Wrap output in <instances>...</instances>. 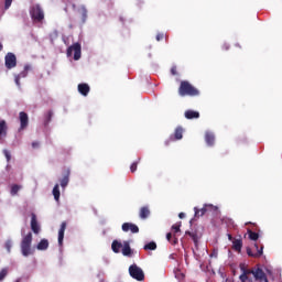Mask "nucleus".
<instances>
[{"instance_id":"f257e3e1","label":"nucleus","mask_w":282,"mask_h":282,"mask_svg":"<svg viewBox=\"0 0 282 282\" xmlns=\"http://www.w3.org/2000/svg\"><path fill=\"white\" fill-rule=\"evenodd\" d=\"M242 274L239 276L241 282L250 281L252 282V278L250 274L256 279L258 282H268V276L262 269H246V267H240Z\"/></svg>"},{"instance_id":"f03ea898","label":"nucleus","mask_w":282,"mask_h":282,"mask_svg":"<svg viewBox=\"0 0 282 282\" xmlns=\"http://www.w3.org/2000/svg\"><path fill=\"white\" fill-rule=\"evenodd\" d=\"M178 96H199V89L195 88V86H192L187 80L181 82V85L178 87Z\"/></svg>"},{"instance_id":"7ed1b4c3","label":"nucleus","mask_w":282,"mask_h":282,"mask_svg":"<svg viewBox=\"0 0 282 282\" xmlns=\"http://www.w3.org/2000/svg\"><path fill=\"white\" fill-rule=\"evenodd\" d=\"M20 248L23 257H30L32 254V232H29L22 238Z\"/></svg>"},{"instance_id":"20e7f679","label":"nucleus","mask_w":282,"mask_h":282,"mask_svg":"<svg viewBox=\"0 0 282 282\" xmlns=\"http://www.w3.org/2000/svg\"><path fill=\"white\" fill-rule=\"evenodd\" d=\"M30 14L33 21H36L37 23H41L43 19H45V13L43 12V9L41 8V4H34L30 9Z\"/></svg>"},{"instance_id":"39448f33","label":"nucleus","mask_w":282,"mask_h":282,"mask_svg":"<svg viewBox=\"0 0 282 282\" xmlns=\"http://www.w3.org/2000/svg\"><path fill=\"white\" fill-rule=\"evenodd\" d=\"M129 274L135 281H143L144 280V271L138 264H131L129 267Z\"/></svg>"},{"instance_id":"423d86ee","label":"nucleus","mask_w":282,"mask_h":282,"mask_svg":"<svg viewBox=\"0 0 282 282\" xmlns=\"http://www.w3.org/2000/svg\"><path fill=\"white\" fill-rule=\"evenodd\" d=\"M67 56H72L74 54V61H80L82 56V46L80 43H74L66 51Z\"/></svg>"},{"instance_id":"0eeeda50","label":"nucleus","mask_w":282,"mask_h":282,"mask_svg":"<svg viewBox=\"0 0 282 282\" xmlns=\"http://www.w3.org/2000/svg\"><path fill=\"white\" fill-rule=\"evenodd\" d=\"M4 65L8 69H14V67H17V55H14V53H7L4 56Z\"/></svg>"},{"instance_id":"6e6552de","label":"nucleus","mask_w":282,"mask_h":282,"mask_svg":"<svg viewBox=\"0 0 282 282\" xmlns=\"http://www.w3.org/2000/svg\"><path fill=\"white\" fill-rule=\"evenodd\" d=\"M19 120H20L19 131H25V129H28V126L30 124V117L26 115L25 111H21L19 113Z\"/></svg>"},{"instance_id":"1a4fd4ad","label":"nucleus","mask_w":282,"mask_h":282,"mask_svg":"<svg viewBox=\"0 0 282 282\" xmlns=\"http://www.w3.org/2000/svg\"><path fill=\"white\" fill-rule=\"evenodd\" d=\"M32 69V66H30L29 64L24 65V69L18 74L14 75V82L17 87H21V78H26L28 77V73Z\"/></svg>"},{"instance_id":"9d476101","label":"nucleus","mask_w":282,"mask_h":282,"mask_svg":"<svg viewBox=\"0 0 282 282\" xmlns=\"http://www.w3.org/2000/svg\"><path fill=\"white\" fill-rule=\"evenodd\" d=\"M121 230L123 232H132V235H138V232H140V228L133 223H123Z\"/></svg>"},{"instance_id":"9b49d317","label":"nucleus","mask_w":282,"mask_h":282,"mask_svg":"<svg viewBox=\"0 0 282 282\" xmlns=\"http://www.w3.org/2000/svg\"><path fill=\"white\" fill-rule=\"evenodd\" d=\"M184 138V129L182 127H177L174 131V134L170 137V140L165 142L166 147H169L170 142H175V140H182Z\"/></svg>"},{"instance_id":"f8f14e48","label":"nucleus","mask_w":282,"mask_h":282,"mask_svg":"<svg viewBox=\"0 0 282 282\" xmlns=\"http://www.w3.org/2000/svg\"><path fill=\"white\" fill-rule=\"evenodd\" d=\"M8 138V122L3 119L0 120V144Z\"/></svg>"},{"instance_id":"ddd939ff","label":"nucleus","mask_w":282,"mask_h":282,"mask_svg":"<svg viewBox=\"0 0 282 282\" xmlns=\"http://www.w3.org/2000/svg\"><path fill=\"white\" fill-rule=\"evenodd\" d=\"M254 248H256L257 252H252V249L250 247H248L247 254H248V257H253L254 259H259V257H261L263 254V246H261L259 249V245L256 243Z\"/></svg>"},{"instance_id":"4468645a","label":"nucleus","mask_w":282,"mask_h":282,"mask_svg":"<svg viewBox=\"0 0 282 282\" xmlns=\"http://www.w3.org/2000/svg\"><path fill=\"white\" fill-rule=\"evenodd\" d=\"M31 230L34 235L41 232V226H39V221L36 220V214H31Z\"/></svg>"},{"instance_id":"2eb2a0df","label":"nucleus","mask_w":282,"mask_h":282,"mask_svg":"<svg viewBox=\"0 0 282 282\" xmlns=\"http://www.w3.org/2000/svg\"><path fill=\"white\" fill-rule=\"evenodd\" d=\"M65 230H67V223L63 221L58 230V245L63 246V239H65Z\"/></svg>"},{"instance_id":"dca6fc26","label":"nucleus","mask_w":282,"mask_h":282,"mask_svg":"<svg viewBox=\"0 0 282 282\" xmlns=\"http://www.w3.org/2000/svg\"><path fill=\"white\" fill-rule=\"evenodd\" d=\"M205 142L208 147H215V133L210 131L205 132Z\"/></svg>"},{"instance_id":"f3484780","label":"nucleus","mask_w":282,"mask_h":282,"mask_svg":"<svg viewBox=\"0 0 282 282\" xmlns=\"http://www.w3.org/2000/svg\"><path fill=\"white\" fill-rule=\"evenodd\" d=\"M121 252L123 257H131L133 254V250H131V246L129 245V241H123V247Z\"/></svg>"},{"instance_id":"a211bd4d","label":"nucleus","mask_w":282,"mask_h":282,"mask_svg":"<svg viewBox=\"0 0 282 282\" xmlns=\"http://www.w3.org/2000/svg\"><path fill=\"white\" fill-rule=\"evenodd\" d=\"M241 248H243V240L241 238H236L232 240V250L236 252H241Z\"/></svg>"},{"instance_id":"6ab92c4d","label":"nucleus","mask_w":282,"mask_h":282,"mask_svg":"<svg viewBox=\"0 0 282 282\" xmlns=\"http://www.w3.org/2000/svg\"><path fill=\"white\" fill-rule=\"evenodd\" d=\"M77 89L82 96H89L90 88L87 84H79Z\"/></svg>"},{"instance_id":"aec40b11","label":"nucleus","mask_w":282,"mask_h":282,"mask_svg":"<svg viewBox=\"0 0 282 282\" xmlns=\"http://www.w3.org/2000/svg\"><path fill=\"white\" fill-rule=\"evenodd\" d=\"M150 215H151V209H149V207L143 206L140 208V212H139L140 219H148Z\"/></svg>"},{"instance_id":"412c9836","label":"nucleus","mask_w":282,"mask_h":282,"mask_svg":"<svg viewBox=\"0 0 282 282\" xmlns=\"http://www.w3.org/2000/svg\"><path fill=\"white\" fill-rule=\"evenodd\" d=\"M194 217L196 218V219H199V217H204V215L206 214V213H208L207 212V209H206V207L204 206L203 208H197V207H194Z\"/></svg>"},{"instance_id":"4be33fe9","label":"nucleus","mask_w":282,"mask_h":282,"mask_svg":"<svg viewBox=\"0 0 282 282\" xmlns=\"http://www.w3.org/2000/svg\"><path fill=\"white\" fill-rule=\"evenodd\" d=\"M185 118L187 120L197 119V118H199V112H197L195 110H187V111H185Z\"/></svg>"},{"instance_id":"5701e85b","label":"nucleus","mask_w":282,"mask_h":282,"mask_svg":"<svg viewBox=\"0 0 282 282\" xmlns=\"http://www.w3.org/2000/svg\"><path fill=\"white\" fill-rule=\"evenodd\" d=\"M69 175H70L69 170H66L63 178L61 180L62 188H65L67 186V184H69Z\"/></svg>"},{"instance_id":"b1692460","label":"nucleus","mask_w":282,"mask_h":282,"mask_svg":"<svg viewBox=\"0 0 282 282\" xmlns=\"http://www.w3.org/2000/svg\"><path fill=\"white\" fill-rule=\"evenodd\" d=\"M37 250H47L50 248V241L47 239H42L39 243H37Z\"/></svg>"},{"instance_id":"393cba45","label":"nucleus","mask_w":282,"mask_h":282,"mask_svg":"<svg viewBox=\"0 0 282 282\" xmlns=\"http://www.w3.org/2000/svg\"><path fill=\"white\" fill-rule=\"evenodd\" d=\"M120 248H122V242H119L118 240H113L111 243L112 252L118 254V252H120Z\"/></svg>"},{"instance_id":"a878e982","label":"nucleus","mask_w":282,"mask_h":282,"mask_svg":"<svg viewBox=\"0 0 282 282\" xmlns=\"http://www.w3.org/2000/svg\"><path fill=\"white\" fill-rule=\"evenodd\" d=\"M59 185L55 184V186L53 187V197L55 199V202H58V199H61V189H59Z\"/></svg>"},{"instance_id":"bb28decb","label":"nucleus","mask_w":282,"mask_h":282,"mask_svg":"<svg viewBox=\"0 0 282 282\" xmlns=\"http://www.w3.org/2000/svg\"><path fill=\"white\" fill-rule=\"evenodd\" d=\"M166 239L172 246H177L178 243L177 237L175 235L173 236L171 232L166 234Z\"/></svg>"},{"instance_id":"cd10ccee","label":"nucleus","mask_w":282,"mask_h":282,"mask_svg":"<svg viewBox=\"0 0 282 282\" xmlns=\"http://www.w3.org/2000/svg\"><path fill=\"white\" fill-rule=\"evenodd\" d=\"M54 116V112L52 110H48L45 119H44V124L45 127H47L50 124V122H52V117Z\"/></svg>"},{"instance_id":"c85d7f7f","label":"nucleus","mask_w":282,"mask_h":282,"mask_svg":"<svg viewBox=\"0 0 282 282\" xmlns=\"http://www.w3.org/2000/svg\"><path fill=\"white\" fill-rule=\"evenodd\" d=\"M143 250H158V243H155V241H151L144 245Z\"/></svg>"},{"instance_id":"c756f323","label":"nucleus","mask_w":282,"mask_h":282,"mask_svg":"<svg viewBox=\"0 0 282 282\" xmlns=\"http://www.w3.org/2000/svg\"><path fill=\"white\" fill-rule=\"evenodd\" d=\"M248 235L251 241H257L259 239V234L252 231V229H248Z\"/></svg>"},{"instance_id":"7c9ffc66","label":"nucleus","mask_w":282,"mask_h":282,"mask_svg":"<svg viewBox=\"0 0 282 282\" xmlns=\"http://www.w3.org/2000/svg\"><path fill=\"white\" fill-rule=\"evenodd\" d=\"M204 206H205L207 213H216V210H217V206H215L213 204H205Z\"/></svg>"},{"instance_id":"2f4dec72","label":"nucleus","mask_w":282,"mask_h":282,"mask_svg":"<svg viewBox=\"0 0 282 282\" xmlns=\"http://www.w3.org/2000/svg\"><path fill=\"white\" fill-rule=\"evenodd\" d=\"M19 191H21V186L14 184L11 186V195H17V193H19Z\"/></svg>"},{"instance_id":"473e14b6","label":"nucleus","mask_w":282,"mask_h":282,"mask_svg":"<svg viewBox=\"0 0 282 282\" xmlns=\"http://www.w3.org/2000/svg\"><path fill=\"white\" fill-rule=\"evenodd\" d=\"M140 162V159L135 162H133L131 165H130V171L131 173H135V171H138V164Z\"/></svg>"},{"instance_id":"72a5a7b5","label":"nucleus","mask_w":282,"mask_h":282,"mask_svg":"<svg viewBox=\"0 0 282 282\" xmlns=\"http://www.w3.org/2000/svg\"><path fill=\"white\" fill-rule=\"evenodd\" d=\"M185 235H188L191 239H193L194 243H197V234L192 232V231H186Z\"/></svg>"},{"instance_id":"f704fd0d","label":"nucleus","mask_w":282,"mask_h":282,"mask_svg":"<svg viewBox=\"0 0 282 282\" xmlns=\"http://www.w3.org/2000/svg\"><path fill=\"white\" fill-rule=\"evenodd\" d=\"M180 228H182V223L175 224L172 226V230H174V235H177L180 232Z\"/></svg>"},{"instance_id":"c9c22d12","label":"nucleus","mask_w":282,"mask_h":282,"mask_svg":"<svg viewBox=\"0 0 282 282\" xmlns=\"http://www.w3.org/2000/svg\"><path fill=\"white\" fill-rule=\"evenodd\" d=\"M80 11L83 17V23H85V21H87V9L85 7H82Z\"/></svg>"},{"instance_id":"e433bc0d","label":"nucleus","mask_w":282,"mask_h":282,"mask_svg":"<svg viewBox=\"0 0 282 282\" xmlns=\"http://www.w3.org/2000/svg\"><path fill=\"white\" fill-rule=\"evenodd\" d=\"M4 248L7 249V252L12 251V240H7L4 243Z\"/></svg>"},{"instance_id":"4c0bfd02","label":"nucleus","mask_w":282,"mask_h":282,"mask_svg":"<svg viewBox=\"0 0 282 282\" xmlns=\"http://www.w3.org/2000/svg\"><path fill=\"white\" fill-rule=\"evenodd\" d=\"M6 276H8V269H2L0 271V281H3V279H6Z\"/></svg>"},{"instance_id":"58836bf2","label":"nucleus","mask_w":282,"mask_h":282,"mask_svg":"<svg viewBox=\"0 0 282 282\" xmlns=\"http://www.w3.org/2000/svg\"><path fill=\"white\" fill-rule=\"evenodd\" d=\"M3 155L7 158V162H10V160H12V155L8 150H3Z\"/></svg>"},{"instance_id":"ea45409f","label":"nucleus","mask_w":282,"mask_h":282,"mask_svg":"<svg viewBox=\"0 0 282 282\" xmlns=\"http://www.w3.org/2000/svg\"><path fill=\"white\" fill-rule=\"evenodd\" d=\"M10 6H12V0H4V10H9Z\"/></svg>"},{"instance_id":"a19ab883","label":"nucleus","mask_w":282,"mask_h":282,"mask_svg":"<svg viewBox=\"0 0 282 282\" xmlns=\"http://www.w3.org/2000/svg\"><path fill=\"white\" fill-rule=\"evenodd\" d=\"M171 74H172V76H177V67L173 66L171 68Z\"/></svg>"},{"instance_id":"79ce46f5","label":"nucleus","mask_w":282,"mask_h":282,"mask_svg":"<svg viewBox=\"0 0 282 282\" xmlns=\"http://www.w3.org/2000/svg\"><path fill=\"white\" fill-rule=\"evenodd\" d=\"M175 276H176L177 279H184V275H183V273H182L180 270H177V271L175 272Z\"/></svg>"},{"instance_id":"37998d69","label":"nucleus","mask_w":282,"mask_h":282,"mask_svg":"<svg viewBox=\"0 0 282 282\" xmlns=\"http://www.w3.org/2000/svg\"><path fill=\"white\" fill-rule=\"evenodd\" d=\"M223 50L225 51V52H228V50H230V44H228V43H225V44H223Z\"/></svg>"},{"instance_id":"c03bdc74","label":"nucleus","mask_w":282,"mask_h":282,"mask_svg":"<svg viewBox=\"0 0 282 282\" xmlns=\"http://www.w3.org/2000/svg\"><path fill=\"white\" fill-rule=\"evenodd\" d=\"M164 39V33L156 34V41H162Z\"/></svg>"},{"instance_id":"a18cd8bd","label":"nucleus","mask_w":282,"mask_h":282,"mask_svg":"<svg viewBox=\"0 0 282 282\" xmlns=\"http://www.w3.org/2000/svg\"><path fill=\"white\" fill-rule=\"evenodd\" d=\"M40 145H41V144L39 143V141L32 142V148H33V149H39Z\"/></svg>"},{"instance_id":"49530a36","label":"nucleus","mask_w":282,"mask_h":282,"mask_svg":"<svg viewBox=\"0 0 282 282\" xmlns=\"http://www.w3.org/2000/svg\"><path fill=\"white\" fill-rule=\"evenodd\" d=\"M178 217H180V219H184V218L186 217V214L180 213V214H178Z\"/></svg>"},{"instance_id":"de8ad7c7","label":"nucleus","mask_w":282,"mask_h":282,"mask_svg":"<svg viewBox=\"0 0 282 282\" xmlns=\"http://www.w3.org/2000/svg\"><path fill=\"white\" fill-rule=\"evenodd\" d=\"M227 237H228L229 241H235V239L232 238V235L228 234Z\"/></svg>"},{"instance_id":"09e8293b","label":"nucleus","mask_w":282,"mask_h":282,"mask_svg":"<svg viewBox=\"0 0 282 282\" xmlns=\"http://www.w3.org/2000/svg\"><path fill=\"white\" fill-rule=\"evenodd\" d=\"M0 52H3V44L0 43Z\"/></svg>"},{"instance_id":"8fccbe9b","label":"nucleus","mask_w":282,"mask_h":282,"mask_svg":"<svg viewBox=\"0 0 282 282\" xmlns=\"http://www.w3.org/2000/svg\"><path fill=\"white\" fill-rule=\"evenodd\" d=\"M121 23H124V18H120Z\"/></svg>"},{"instance_id":"3c124183","label":"nucleus","mask_w":282,"mask_h":282,"mask_svg":"<svg viewBox=\"0 0 282 282\" xmlns=\"http://www.w3.org/2000/svg\"><path fill=\"white\" fill-rule=\"evenodd\" d=\"M193 221H195V219H192V220L189 221V224H193Z\"/></svg>"}]
</instances>
